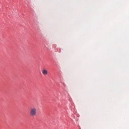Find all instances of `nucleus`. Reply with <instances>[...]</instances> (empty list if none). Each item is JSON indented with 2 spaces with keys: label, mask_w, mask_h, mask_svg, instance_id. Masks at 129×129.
I'll return each instance as SVG.
<instances>
[{
  "label": "nucleus",
  "mask_w": 129,
  "mask_h": 129,
  "mask_svg": "<svg viewBox=\"0 0 129 129\" xmlns=\"http://www.w3.org/2000/svg\"><path fill=\"white\" fill-rule=\"evenodd\" d=\"M42 73L43 75H47L48 74V71L46 69H43L42 70Z\"/></svg>",
  "instance_id": "2"
},
{
  "label": "nucleus",
  "mask_w": 129,
  "mask_h": 129,
  "mask_svg": "<svg viewBox=\"0 0 129 129\" xmlns=\"http://www.w3.org/2000/svg\"><path fill=\"white\" fill-rule=\"evenodd\" d=\"M37 111L38 110L37 109V108L35 107H31L29 111L30 116H36V115H37Z\"/></svg>",
  "instance_id": "1"
}]
</instances>
